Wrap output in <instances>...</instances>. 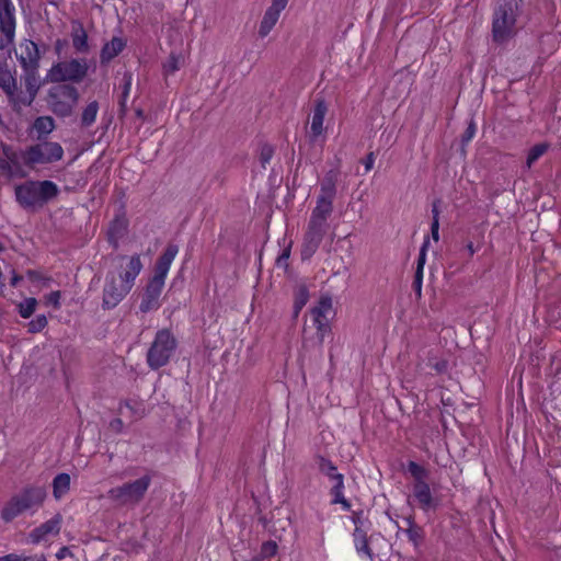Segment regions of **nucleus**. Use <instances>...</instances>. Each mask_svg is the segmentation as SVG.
<instances>
[{
	"instance_id": "obj_1",
	"label": "nucleus",
	"mask_w": 561,
	"mask_h": 561,
	"mask_svg": "<svg viewBox=\"0 0 561 561\" xmlns=\"http://www.w3.org/2000/svg\"><path fill=\"white\" fill-rule=\"evenodd\" d=\"M118 274L107 273L103 287L102 308L110 310L115 308L131 290L136 277L142 270L139 255H119Z\"/></svg>"
},
{
	"instance_id": "obj_2",
	"label": "nucleus",
	"mask_w": 561,
	"mask_h": 561,
	"mask_svg": "<svg viewBox=\"0 0 561 561\" xmlns=\"http://www.w3.org/2000/svg\"><path fill=\"white\" fill-rule=\"evenodd\" d=\"M176 253L178 248H167L164 253L158 259L154 266V274L149 279L139 305V310L142 313L157 310L160 307L159 298L164 287L167 274Z\"/></svg>"
},
{
	"instance_id": "obj_3",
	"label": "nucleus",
	"mask_w": 561,
	"mask_h": 561,
	"mask_svg": "<svg viewBox=\"0 0 561 561\" xmlns=\"http://www.w3.org/2000/svg\"><path fill=\"white\" fill-rule=\"evenodd\" d=\"M46 499V490L39 485H28L13 495L2 507L0 516L4 523H11L21 514L38 508Z\"/></svg>"
},
{
	"instance_id": "obj_4",
	"label": "nucleus",
	"mask_w": 561,
	"mask_h": 561,
	"mask_svg": "<svg viewBox=\"0 0 561 561\" xmlns=\"http://www.w3.org/2000/svg\"><path fill=\"white\" fill-rule=\"evenodd\" d=\"M58 193V186L49 180L27 181L15 187L16 201L24 208H42Z\"/></svg>"
},
{
	"instance_id": "obj_5",
	"label": "nucleus",
	"mask_w": 561,
	"mask_h": 561,
	"mask_svg": "<svg viewBox=\"0 0 561 561\" xmlns=\"http://www.w3.org/2000/svg\"><path fill=\"white\" fill-rule=\"evenodd\" d=\"M518 4L516 0H503L494 10L492 21V36L494 42L503 44L517 32Z\"/></svg>"
},
{
	"instance_id": "obj_6",
	"label": "nucleus",
	"mask_w": 561,
	"mask_h": 561,
	"mask_svg": "<svg viewBox=\"0 0 561 561\" xmlns=\"http://www.w3.org/2000/svg\"><path fill=\"white\" fill-rule=\"evenodd\" d=\"M80 100L78 89L69 83H56L47 90L45 101L48 110L58 117L72 115Z\"/></svg>"
},
{
	"instance_id": "obj_7",
	"label": "nucleus",
	"mask_w": 561,
	"mask_h": 561,
	"mask_svg": "<svg viewBox=\"0 0 561 561\" xmlns=\"http://www.w3.org/2000/svg\"><path fill=\"white\" fill-rule=\"evenodd\" d=\"M89 72V64L84 58H72L53 64L47 70L44 81L50 83H80Z\"/></svg>"
},
{
	"instance_id": "obj_8",
	"label": "nucleus",
	"mask_w": 561,
	"mask_h": 561,
	"mask_svg": "<svg viewBox=\"0 0 561 561\" xmlns=\"http://www.w3.org/2000/svg\"><path fill=\"white\" fill-rule=\"evenodd\" d=\"M151 481V476L145 474L135 481L112 488L107 496L118 505H137L144 500Z\"/></svg>"
},
{
	"instance_id": "obj_9",
	"label": "nucleus",
	"mask_w": 561,
	"mask_h": 561,
	"mask_svg": "<svg viewBox=\"0 0 561 561\" xmlns=\"http://www.w3.org/2000/svg\"><path fill=\"white\" fill-rule=\"evenodd\" d=\"M64 157V149L59 142L39 141L27 147L22 152V159L25 165L34 168L38 164H50L60 161Z\"/></svg>"
},
{
	"instance_id": "obj_10",
	"label": "nucleus",
	"mask_w": 561,
	"mask_h": 561,
	"mask_svg": "<svg viewBox=\"0 0 561 561\" xmlns=\"http://www.w3.org/2000/svg\"><path fill=\"white\" fill-rule=\"evenodd\" d=\"M176 347V340L169 330H160L148 350L147 363L151 369L165 366Z\"/></svg>"
},
{
	"instance_id": "obj_11",
	"label": "nucleus",
	"mask_w": 561,
	"mask_h": 561,
	"mask_svg": "<svg viewBox=\"0 0 561 561\" xmlns=\"http://www.w3.org/2000/svg\"><path fill=\"white\" fill-rule=\"evenodd\" d=\"M332 311V298L330 295H322L318 301V305L311 309V316L313 324L317 328L316 337L308 340L306 337V329L304 330V346H308L309 343L313 347H321L324 342V336L330 332L331 328L329 324L328 314Z\"/></svg>"
},
{
	"instance_id": "obj_12",
	"label": "nucleus",
	"mask_w": 561,
	"mask_h": 561,
	"mask_svg": "<svg viewBox=\"0 0 561 561\" xmlns=\"http://www.w3.org/2000/svg\"><path fill=\"white\" fill-rule=\"evenodd\" d=\"M332 211L333 210L324 209L317 206L312 209L308 228L305 234L306 241L309 244L317 245L327 241L332 242V240L329 239L328 237V218L331 216Z\"/></svg>"
},
{
	"instance_id": "obj_13",
	"label": "nucleus",
	"mask_w": 561,
	"mask_h": 561,
	"mask_svg": "<svg viewBox=\"0 0 561 561\" xmlns=\"http://www.w3.org/2000/svg\"><path fill=\"white\" fill-rule=\"evenodd\" d=\"M22 81L25 92L16 90L13 105L31 106L43 84L38 70L23 71Z\"/></svg>"
},
{
	"instance_id": "obj_14",
	"label": "nucleus",
	"mask_w": 561,
	"mask_h": 561,
	"mask_svg": "<svg viewBox=\"0 0 561 561\" xmlns=\"http://www.w3.org/2000/svg\"><path fill=\"white\" fill-rule=\"evenodd\" d=\"M340 178V171L336 169L325 173L321 186L320 194L317 197V207L333 210V201L336 195V183Z\"/></svg>"
},
{
	"instance_id": "obj_15",
	"label": "nucleus",
	"mask_w": 561,
	"mask_h": 561,
	"mask_svg": "<svg viewBox=\"0 0 561 561\" xmlns=\"http://www.w3.org/2000/svg\"><path fill=\"white\" fill-rule=\"evenodd\" d=\"M0 31L4 35V48L13 44L15 35V7L12 0H0Z\"/></svg>"
},
{
	"instance_id": "obj_16",
	"label": "nucleus",
	"mask_w": 561,
	"mask_h": 561,
	"mask_svg": "<svg viewBox=\"0 0 561 561\" xmlns=\"http://www.w3.org/2000/svg\"><path fill=\"white\" fill-rule=\"evenodd\" d=\"M18 60L23 71L39 70L41 54L38 46L30 39L21 44V54Z\"/></svg>"
},
{
	"instance_id": "obj_17",
	"label": "nucleus",
	"mask_w": 561,
	"mask_h": 561,
	"mask_svg": "<svg viewBox=\"0 0 561 561\" xmlns=\"http://www.w3.org/2000/svg\"><path fill=\"white\" fill-rule=\"evenodd\" d=\"M288 0H272L271 7L265 11L260 23L259 35L265 37L277 23L280 12L286 8Z\"/></svg>"
},
{
	"instance_id": "obj_18",
	"label": "nucleus",
	"mask_w": 561,
	"mask_h": 561,
	"mask_svg": "<svg viewBox=\"0 0 561 561\" xmlns=\"http://www.w3.org/2000/svg\"><path fill=\"white\" fill-rule=\"evenodd\" d=\"M316 463L318 466L319 471L325 477H328L331 481H333V486L331 488L330 493L344 490V476L342 473L336 472V467L330 459L321 455H318L316 457Z\"/></svg>"
},
{
	"instance_id": "obj_19",
	"label": "nucleus",
	"mask_w": 561,
	"mask_h": 561,
	"mask_svg": "<svg viewBox=\"0 0 561 561\" xmlns=\"http://www.w3.org/2000/svg\"><path fill=\"white\" fill-rule=\"evenodd\" d=\"M62 517L60 514H56L49 520L43 523L38 527L34 528L30 533V539L33 543L41 542L48 535H58L60 531Z\"/></svg>"
},
{
	"instance_id": "obj_20",
	"label": "nucleus",
	"mask_w": 561,
	"mask_h": 561,
	"mask_svg": "<svg viewBox=\"0 0 561 561\" xmlns=\"http://www.w3.org/2000/svg\"><path fill=\"white\" fill-rule=\"evenodd\" d=\"M128 231V219L124 211L117 214L110 222L107 229V240L111 244L116 245Z\"/></svg>"
},
{
	"instance_id": "obj_21",
	"label": "nucleus",
	"mask_w": 561,
	"mask_h": 561,
	"mask_svg": "<svg viewBox=\"0 0 561 561\" xmlns=\"http://www.w3.org/2000/svg\"><path fill=\"white\" fill-rule=\"evenodd\" d=\"M327 112L328 106L325 101L323 99H318L314 104L310 125V133L312 139L318 138L323 133V122Z\"/></svg>"
},
{
	"instance_id": "obj_22",
	"label": "nucleus",
	"mask_w": 561,
	"mask_h": 561,
	"mask_svg": "<svg viewBox=\"0 0 561 561\" xmlns=\"http://www.w3.org/2000/svg\"><path fill=\"white\" fill-rule=\"evenodd\" d=\"M413 495L425 512L437 506L427 482L413 483Z\"/></svg>"
},
{
	"instance_id": "obj_23",
	"label": "nucleus",
	"mask_w": 561,
	"mask_h": 561,
	"mask_svg": "<svg viewBox=\"0 0 561 561\" xmlns=\"http://www.w3.org/2000/svg\"><path fill=\"white\" fill-rule=\"evenodd\" d=\"M71 39L72 46L78 53L85 54L89 51L88 34L79 21L71 22Z\"/></svg>"
},
{
	"instance_id": "obj_24",
	"label": "nucleus",
	"mask_w": 561,
	"mask_h": 561,
	"mask_svg": "<svg viewBox=\"0 0 561 561\" xmlns=\"http://www.w3.org/2000/svg\"><path fill=\"white\" fill-rule=\"evenodd\" d=\"M126 46V42L121 37H113L101 49L100 60L102 65L108 64L114 59Z\"/></svg>"
},
{
	"instance_id": "obj_25",
	"label": "nucleus",
	"mask_w": 561,
	"mask_h": 561,
	"mask_svg": "<svg viewBox=\"0 0 561 561\" xmlns=\"http://www.w3.org/2000/svg\"><path fill=\"white\" fill-rule=\"evenodd\" d=\"M404 522L407 524V528L403 529V531L408 536L409 541L412 542L413 547L415 549H417L424 541V538H425L424 529H423V527H421L420 525H417L415 523L413 515L405 517Z\"/></svg>"
},
{
	"instance_id": "obj_26",
	"label": "nucleus",
	"mask_w": 561,
	"mask_h": 561,
	"mask_svg": "<svg viewBox=\"0 0 561 561\" xmlns=\"http://www.w3.org/2000/svg\"><path fill=\"white\" fill-rule=\"evenodd\" d=\"M0 88L7 94L9 101L14 104L18 89L16 78L7 67H0Z\"/></svg>"
},
{
	"instance_id": "obj_27",
	"label": "nucleus",
	"mask_w": 561,
	"mask_h": 561,
	"mask_svg": "<svg viewBox=\"0 0 561 561\" xmlns=\"http://www.w3.org/2000/svg\"><path fill=\"white\" fill-rule=\"evenodd\" d=\"M355 549L358 553L366 554L370 560L374 558L373 550L369 547L367 534L362 527L356 526L353 533Z\"/></svg>"
},
{
	"instance_id": "obj_28",
	"label": "nucleus",
	"mask_w": 561,
	"mask_h": 561,
	"mask_svg": "<svg viewBox=\"0 0 561 561\" xmlns=\"http://www.w3.org/2000/svg\"><path fill=\"white\" fill-rule=\"evenodd\" d=\"M70 490V476L68 473H58L53 480V495L56 500L61 499Z\"/></svg>"
},
{
	"instance_id": "obj_29",
	"label": "nucleus",
	"mask_w": 561,
	"mask_h": 561,
	"mask_svg": "<svg viewBox=\"0 0 561 561\" xmlns=\"http://www.w3.org/2000/svg\"><path fill=\"white\" fill-rule=\"evenodd\" d=\"M0 148L5 156V161L10 165L11 178H13L14 175L18 174V172L21 169L20 159L22 158V156L20 157V154L13 149V147L7 144L1 142Z\"/></svg>"
},
{
	"instance_id": "obj_30",
	"label": "nucleus",
	"mask_w": 561,
	"mask_h": 561,
	"mask_svg": "<svg viewBox=\"0 0 561 561\" xmlns=\"http://www.w3.org/2000/svg\"><path fill=\"white\" fill-rule=\"evenodd\" d=\"M33 128L41 139L42 136H47L55 129V121L50 116H39L34 121Z\"/></svg>"
},
{
	"instance_id": "obj_31",
	"label": "nucleus",
	"mask_w": 561,
	"mask_h": 561,
	"mask_svg": "<svg viewBox=\"0 0 561 561\" xmlns=\"http://www.w3.org/2000/svg\"><path fill=\"white\" fill-rule=\"evenodd\" d=\"M99 112V103L96 101L90 102L82 111L81 125L83 127H90L94 124Z\"/></svg>"
},
{
	"instance_id": "obj_32",
	"label": "nucleus",
	"mask_w": 561,
	"mask_h": 561,
	"mask_svg": "<svg viewBox=\"0 0 561 561\" xmlns=\"http://www.w3.org/2000/svg\"><path fill=\"white\" fill-rule=\"evenodd\" d=\"M549 147L550 145L548 142L536 144L531 147L526 159L527 169H530L533 164L548 151Z\"/></svg>"
},
{
	"instance_id": "obj_33",
	"label": "nucleus",
	"mask_w": 561,
	"mask_h": 561,
	"mask_svg": "<svg viewBox=\"0 0 561 561\" xmlns=\"http://www.w3.org/2000/svg\"><path fill=\"white\" fill-rule=\"evenodd\" d=\"M408 471L414 479V483L426 482L427 470L415 461H409Z\"/></svg>"
},
{
	"instance_id": "obj_34",
	"label": "nucleus",
	"mask_w": 561,
	"mask_h": 561,
	"mask_svg": "<svg viewBox=\"0 0 561 561\" xmlns=\"http://www.w3.org/2000/svg\"><path fill=\"white\" fill-rule=\"evenodd\" d=\"M36 306L37 300L35 298H26L18 306L20 316L24 319L30 318L34 313Z\"/></svg>"
},
{
	"instance_id": "obj_35",
	"label": "nucleus",
	"mask_w": 561,
	"mask_h": 561,
	"mask_svg": "<svg viewBox=\"0 0 561 561\" xmlns=\"http://www.w3.org/2000/svg\"><path fill=\"white\" fill-rule=\"evenodd\" d=\"M309 299V291L305 285H299L295 290L294 305L304 308Z\"/></svg>"
},
{
	"instance_id": "obj_36",
	"label": "nucleus",
	"mask_w": 561,
	"mask_h": 561,
	"mask_svg": "<svg viewBox=\"0 0 561 561\" xmlns=\"http://www.w3.org/2000/svg\"><path fill=\"white\" fill-rule=\"evenodd\" d=\"M47 325V318L45 314H38L35 319L28 322L27 328L30 333H38Z\"/></svg>"
},
{
	"instance_id": "obj_37",
	"label": "nucleus",
	"mask_w": 561,
	"mask_h": 561,
	"mask_svg": "<svg viewBox=\"0 0 561 561\" xmlns=\"http://www.w3.org/2000/svg\"><path fill=\"white\" fill-rule=\"evenodd\" d=\"M278 546L274 540H268L262 543L260 554L265 559H270L277 553Z\"/></svg>"
},
{
	"instance_id": "obj_38",
	"label": "nucleus",
	"mask_w": 561,
	"mask_h": 561,
	"mask_svg": "<svg viewBox=\"0 0 561 561\" xmlns=\"http://www.w3.org/2000/svg\"><path fill=\"white\" fill-rule=\"evenodd\" d=\"M274 154V148L270 145H263L260 150V162L262 168H266Z\"/></svg>"
},
{
	"instance_id": "obj_39",
	"label": "nucleus",
	"mask_w": 561,
	"mask_h": 561,
	"mask_svg": "<svg viewBox=\"0 0 561 561\" xmlns=\"http://www.w3.org/2000/svg\"><path fill=\"white\" fill-rule=\"evenodd\" d=\"M124 410H127L129 412V416H135V419H140L142 416V412H140L138 408L131 405L130 401H124L119 404V414L125 415Z\"/></svg>"
},
{
	"instance_id": "obj_40",
	"label": "nucleus",
	"mask_w": 561,
	"mask_h": 561,
	"mask_svg": "<svg viewBox=\"0 0 561 561\" xmlns=\"http://www.w3.org/2000/svg\"><path fill=\"white\" fill-rule=\"evenodd\" d=\"M290 249L291 248H283V251L280 254H278L276 259V266L279 268H284L285 271L288 268V260L290 256Z\"/></svg>"
},
{
	"instance_id": "obj_41",
	"label": "nucleus",
	"mask_w": 561,
	"mask_h": 561,
	"mask_svg": "<svg viewBox=\"0 0 561 561\" xmlns=\"http://www.w3.org/2000/svg\"><path fill=\"white\" fill-rule=\"evenodd\" d=\"M331 495L333 496L332 504H341L344 511L351 510V503L345 499L343 490L331 493Z\"/></svg>"
},
{
	"instance_id": "obj_42",
	"label": "nucleus",
	"mask_w": 561,
	"mask_h": 561,
	"mask_svg": "<svg viewBox=\"0 0 561 561\" xmlns=\"http://www.w3.org/2000/svg\"><path fill=\"white\" fill-rule=\"evenodd\" d=\"M331 495L333 496L332 504H341L344 511L351 510V503L345 499L343 490L331 493Z\"/></svg>"
},
{
	"instance_id": "obj_43",
	"label": "nucleus",
	"mask_w": 561,
	"mask_h": 561,
	"mask_svg": "<svg viewBox=\"0 0 561 561\" xmlns=\"http://www.w3.org/2000/svg\"><path fill=\"white\" fill-rule=\"evenodd\" d=\"M428 366L442 374L447 370L448 364L445 359L428 358Z\"/></svg>"
},
{
	"instance_id": "obj_44",
	"label": "nucleus",
	"mask_w": 561,
	"mask_h": 561,
	"mask_svg": "<svg viewBox=\"0 0 561 561\" xmlns=\"http://www.w3.org/2000/svg\"><path fill=\"white\" fill-rule=\"evenodd\" d=\"M432 213H433L432 237H433L434 242H438V227H439L438 209L435 204L433 205Z\"/></svg>"
},
{
	"instance_id": "obj_45",
	"label": "nucleus",
	"mask_w": 561,
	"mask_h": 561,
	"mask_svg": "<svg viewBox=\"0 0 561 561\" xmlns=\"http://www.w3.org/2000/svg\"><path fill=\"white\" fill-rule=\"evenodd\" d=\"M130 87H131V76L130 75H127L125 73L124 76V85H123V92H122V101H121V105L124 106L125 104V101L130 92Z\"/></svg>"
},
{
	"instance_id": "obj_46",
	"label": "nucleus",
	"mask_w": 561,
	"mask_h": 561,
	"mask_svg": "<svg viewBox=\"0 0 561 561\" xmlns=\"http://www.w3.org/2000/svg\"><path fill=\"white\" fill-rule=\"evenodd\" d=\"M179 70V58L175 56H170L168 61L164 64V71L167 73H173Z\"/></svg>"
},
{
	"instance_id": "obj_47",
	"label": "nucleus",
	"mask_w": 561,
	"mask_h": 561,
	"mask_svg": "<svg viewBox=\"0 0 561 561\" xmlns=\"http://www.w3.org/2000/svg\"><path fill=\"white\" fill-rule=\"evenodd\" d=\"M5 160H7L5 156H4L3 151L1 150V152H0V174L10 179L11 178V169Z\"/></svg>"
},
{
	"instance_id": "obj_48",
	"label": "nucleus",
	"mask_w": 561,
	"mask_h": 561,
	"mask_svg": "<svg viewBox=\"0 0 561 561\" xmlns=\"http://www.w3.org/2000/svg\"><path fill=\"white\" fill-rule=\"evenodd\" d=\"M422 282H423V273L415 272L414 279L412 283V288L419 297H421V293H422Z\"/></svg>"
},
{
	"instance_id": "obj_49",
	"label": "nucleus",
	"mask_w": 561,
	"mask_h": 561,
	"mask_svg": "<svg viewBox=\"0 0 561 561\" xmlns=\"http://www.w3.org/2000/svg\"><path fill=\"white\" fill-rule=\"evenodd\" d=\"M426 250L427 248H421L420 254L417 257V264H416V273H423V267L426 262Z\"/></svg>"
},
{
	"instance_id": "obj_50",
	"label": "nucleus",
	"mask_w": 561,
	"mask_h": 561,
	"mask_svg": "<svg viewBox=\"0 0 561 561\" xmlns=\"http://www.w3.org/2000/svg\"><path fill=\"white\" fill-rule=\"evenodd\" d=\"M474 134H476V125H474V123L471 122L462 135V142L470 141L473 138Z\"/></svg>"
},
{
	"instance_id": "obj_51",
	"label": "nucleus",
	"mask_w": 561,
	"mask_h": 561,
	"mask_svg": "<svg viewBox=\"0 0 561 561\" xmlns=\"http://www.w3.org/2000/svg\"><path fill=\"white\" fill-rule=\"evenodd\" d=\"M59 300H60V291L59 290L51 291L47 296V302L53 305L55 308H59V305H60Z\"/></svg>"
},
{
	"instance_id": "obj_52",
	"label": "nucleus",
	"mask_w": 561,
	"mask_h": 561,
	"mask_svg": "<svg viewBox=\"0 0 561 561\" xmlns=\"http://www.w3.org/2000/svg\"><path fill=\"white\" fill-rule=\"evenodd\" d=\"M31 557H21L15 553H10L7 556L0 557V561H28Z\"/></svg>"
},
{
	"instance_id": "obj_53",
	"label": "nucleus",
	"mask_w": 561,
	"mask_h": 561,
	"mask_svg": "<svg viewBox=\"0 0 561 561\" xmlns=\"http://www.w3.org/2000/svg\"><path fill=\"white\" fill-rule=\"evenodd\" d=\"M124 423L122 419L117 417L110 422V428L115 433H121L123 431Z\"/></svg>"
},
{
	"instance_id": "obj_54",
	"label": "nucleus",
	"mask_w": 561,
	"mask_h": 561,
	"mask_svg": "<svg viewBox=\"0 0 561 561\" xmlns=\"http://www.w3.org/2000/svg\"><path fill=\"white\" fill-rule=\"evenodd\" d=\"M374 163H375V153L374 152H369L366 156L365 160H364L366 172H368V171H370L373 169Z\"/></svg>"
},
{
	"instance_id": "obj_55",
	"label": "nucleus",
	"mask_w": 561,
	"mask_h": 561,
	"mask_svg": "<svg viewBox=\"0 0 561 561\" xmlns=\"http://www.w3.org/2000/svg\"><path fill=\"white\" fill-rule=\"evenodd\" d=\"M57 559H65L66 557H73L71 550L68 547H61L56 553Z\"/></svg>"
},
{
	"instance_id": "obj_56",
	"label": "nucleus",
	"mask_w": 561,
	"mask_h": 561,
	"mask_svg": "<svg viewBox=\"0 0 561 561\" xmlns=\"http://www.w3.org/2000/svg\"><path fill=\"white\" fill-rule=\"evenodd\" d=\"M362 514H363V512H354L353 513L352 520L355 524V527L358 526V524L360 523Z\"/></svg>"
},
{
	"instance_id": "obj_57",
	"label": "nucleus",
	"mask_w": 561,
	"mask_h": 561,
	"mask_svg": "<svg viewBox=\"0 0 561 561\" xmlns=\"http://www.w3.org/2000/svg\"><path fill=\"white\" fill-rule=\"evenodd\" d=\"M27 276H28V278H30V279H32V280H38V279H41V275H39V273H38V272H36V271H31V270H30V271H27Z\"/></svg>"
},
{
	"instance_id": "obj_58",
	"label": "nucleus",
	"mask_w": 561,
	"mask_h": 561,
	"mask_svg": "<svg viewBox=\"0 0 561 561\" xmlns=\"http://www.w3.org/2000/svg\"><path fill=\"white\" fill-rule=\"evenodd\" d=\"M21 279H22V277H21V276H19V275H16L15 273H13V276H12V278L10 279V284H11V286L15 287V286L19 284V282H20Z\"/></svg>"
},
{
	"instance_id": "obj_59",
	"label": "nucleus",
	"mask_w": 561,
	"mask_h": 561,
	"mask_svg": "<svg viewBox=\"0 0 561 561\" xmlns=\"http://www.w3.org/2000/svg\"><path fill=\"white\" fill-rule=\"evenodd\" d=\"M293 309H294L293 310V318H294V320H296L298 318V316H299V313H300L302 308H298L296 305H294Z\"/></svg>"
},
{
	"instance_id": "obj_60",
	"label": "nucleus",
	"mask_w": 561,
	"mask_h": 561,
	"mask_svg": "<svg viewBox=\"0 0 561 561\" xmlns=\"http://www.w3.org/2000/svg\"><path fill=\"white\" fill-rule=\"evenodd\" d=\"M28 561H46V557L44 554H41V556H36V557H31V560Z\"/></svg>"
},
{
	"instance_id": "obj_61",
	"label": "nucleus",
	"mask_w": 561,
	"mask_h": 561,
	"mask_svg": "<svg viewBox=\"0 0 561 561\" xmlns=\"http://www.w3.org/2000/svg\"><path fill=\"white\" fill-rule=\"evenodd\" d=\"M62 47V41L58 39L56 42V45H55V48H56V51L59 54L60 49Z\"/></svg>"
},
{
	"instance_id": "obj_62",
	"label": "nucleus",
	"mask_w": 561,
	"mask_h": 561,
	"mask_svg": "<svg viewBox=\"0 0 561 561\" xmlns=\"http://www.w3.org/2000/svg\"><path fill=\"white\" fill-rule=\"evenodd\" d=\"M265 558L262 557L261 554L254 557L251 561H263Z\"/></svg>"
},
{
	"instance_id": "obj_63",
	"label": "nucleus",
	"mask_w": 561,
	"mask_h": 561,
	"mask_svg": "<svg viewBox=\"0 0 561 561\" xmlns=\"http://www.w3.org/2000/svg\"><path fill=\"white\" fill-rule=\"evenodd\" d=\"M428 244V240L425 239L424 242H423V245H427Z\"/></svg>"
},
{
	"instance_id": "obj_64",
	"label": "nucleus",
	"mask_w": 561,
	"mask_h": 561,
	"mask_svg": "<svg viewBox=\"0 0 561 561\" xmlns=\"http://www.w3.org/2000/svg\"><path fill=\"white\" fill-rule=\"evenodd\" d=\"M469 250H470V255H472L474 253L473 248H469Z\"/></svg>"
}]
</instances>
